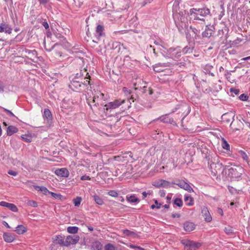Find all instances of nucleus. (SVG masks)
<instances>
[{"instance_id":"nucleus-1","label":"nucleus","mask_w":250,"mask_h":250,"mask_svg":"<svg viewBox=\"0 0 250 250\" xmlns=\"http://www.w3.org/2000/svg\"><path fill=\"white\" fill-rule=\"evenodd\" d=\"M174 21L180 31L186 29L188 26V14L185 11L173 13Z\"/></svg>"},{"instance_id":"nucleus-2","label":"nucleus","mask_w":250,"mask_h":250,"mask_svg":"<svg viewBox=\"0 0 250 250\" xmlns=\"http://www.w3.org/2000/svg\"><path fill=\"white\" fill-rule=\"evenodd\" d=\"M92 94L93 97L86 96L88 104L90 106L92 105L97 106L104 104L106 98L103 93L100 91L94 90Z\"/></svg>"},{"instance_id":"nucleus-3","label":"nucleus","mask_w":250,"mask_h":250,"mask_svg":"<svg viewBox=\"0 0 250 250\" xmlns=\"http://www.w3.org/2000/svg\"><path fill=\"white\" fill-rule=\"evenodd\" d=\"M209 13V10L207 8L201 9L192 8L190 10V14L191 18L196 20L204 21L203 18Z\"/></svg>"},{"instance_id":"nucleus-4","label":"nucleus","mask_w":250,"mask_h":250,"mask_svg":"<svg viewBox=\"0 0 250 250\" xmlns=\"http://www.w3.org/2000/svg\"><path fill=\"white\" fill-rule=\"evenodd\" d=\"M208 164L213 175L215 176L218 172L221 171L222 164L219 162L218 157L215 156L211 158L210 160H208Z\"/></svg>"},{"instance_id":"nucleus-5","label":"nucleus","mask_w":250,"mask_h":250,"mask_svg":"<svg viewBox=\"0 0 250 250\" xmlns=\"http://www.w3.org/2000/svg\"><path fill=\"white\" fill-rule=\"evenodd\" d=\"M244 172V169L242 167L234 165L229 169L228 175L232 178L238 180Z\"/></svg>"},{"instance_id":"nucleus-6","label":"nucleus","mask_w":250,"mask_h":250,"mask_svg":"<svg viewBox=\"0 0 250 250\" xmlns=\"http://www.w3.org/2000/svg\"><path fill=\"white\" fill-rule=\"evenodd\" d=\"M124 100H116L113 102L108 103V104L104 105V110L108 111L109 110H112L116 109L119 107L122 104L125 103Z\"/></svg>"},{"instance_id":"nucleus-7","label":"nucleus","mask_w":250,"mask_h":250,"mask_svg":"<svg viewBox=\"0 0 250 250\" xmlns=\"http://www.w3.org/2000/svg\"><path fill=\"white\" fill-rule=\"evenodd\" d=\"M181 242L187 249L191 250H195L200 246L199 243L188 240H183Z\"/></svg>"},{"instance_id":"nucleus-8","label":"nucleus","mask_w":250,"mask_h":250,"mask_svg":"<svg viewBox=\"0 0 250 250\" xmlns=\"http://www.w3.org/2000/svg\"><path fill=\"white\" fill-rule=\"evenodd\" d=\"M69 86L74 91H80L83 88V84H82V82L78 80L77 79H73Z\"/></svg>"},{"instance_id":"nucleus-9","label":"nucleus","mask_w":250,"mask_h":250,"mask_svg":"<svg viewBox=\"0 0 250 250\" xmlns=\"http://www.w3.org/2000/svg\"><path fill=\"white\" fill-rule=\"evenodd\" d=\"M44 48L46 49V50L50 51L54 47H57L58 48L59 50H56L55 53V57H60L62 56V52L61 51V49H62V47L61 45H60L57 44H55L53 45L51 47H48L46 44V40H44Z\"/></svg>"},{"instance_id":"nucleus-10","label":"nucleus","mask_w":250,"mask_h":250,"mask_svg":"<svg viewBox=\"0 0 250 250\" xmlns=\"http://www.w3.org/2000/svg\"><path fill=\"white\" fill-rule=\"evenodd\" d=\"M178 186L180 188L188 191L189 192H193L194 190L189 184L184 181H179L178 183H174Z\"/></svg>"},{"instance_id":"nucleus-11","label":"nucleus","mask_w":250,"mask_h":250,"mask_svg":"<svg viewBox=\"0 0 250 250\" xmlns=\"http://www.w3.org/2000/svg\"><path fill=\"white\" fill-rule=\"evenodd\" d=\"M79 240V236L78 235H69L65 239V246L77 243Z\"/></svg>"},{"instance_id":"nucleus-12","label":"nucleus","mask_w":250,"mask_h":250,"mask_svg":"<svg viewBox=\"0 0 250 250\" xmlns=\"http://www.w3.org/2000/svg\"><path fill=\"white\" fill-rule=\"evenodd\" d=\"M214 27L213 25H208L206 26L205 30L202 33L203 37L209 38L214 32Z\"/></svg>"},{"instance_id":"nucleus-13","label":"nucleus","mask_w":250,"mask_h":250,"mask_svg":"<svg viewBox=\"0 0 250 250\" xmlns=\"http://www.w3.org/2000/svg\"><path fill=\"white\" fill-rule=\"evenodd\" d=\"M201 213L206 222H210L211 221L212 217L206 207H203L202 208Z\"/></svg>"},{"instance_id":"nucleus-14","label":"nucleus","mask_w":250,"mask_h":250,"mask_svg":"<svg viewBox=\"0 0 250 250\" xmlns=\"http://www.w3.org/2000/svg\"><path fill=\"white\" fill-rule=\"evenodd\" d=\"M153 185L156 187H164V188H167L169 187L170 183L169 182L162 180L159 179L154 181L153 183Z\"/></svg>"},{"instance_id":"nucleus-15","label":"nucleus","mask_w":250,"mask_h":250,"mask_svg":"<svg viewBox=\"0 0 250 250\" xmlns=\"http://www.w3.org/2000/svg\"><path fill=\"white\" fill-rule=\"evenodd\" d=\"M55 173L59 176L65 178L68 177L69 175V172L66 168L57 169L55 171Z\"/></svg>"},{"instance_id":"nucleus-16","label":"nucleus","mask_w":250,"mask_h":250,"mask_svg":"<svg viewBox=\"0 0 250 250\" xmlns=\"http://www.w3.org/2000/svg\"><path fill=\"white\" fill-rule=\"evenodd\" d=\"M168 52L173 58H178L181 56V49L179 47L176 48H170L168 50Z\"/></svg>"},{"instance_id":"nucleus-17","label":"nucleus","mask_w":250,"mask_h":250,"mask_svg":"<svg viewBox=\"0 0 250 250\" xmlns=\"http://www.w3.org/2000/svg\"><path fill=\"white\" fill-rule=\"evenodd\" d=\"M167 66L166 63H159L153 66V69L156 72H161L164 71Z\"/></svg>"},{"instance_id":"nucleus-18","label":"nucleus","mask_w":250,"mask_h":250,"mask_svg":"<svg viewBox=\"0 0 250 250\" xmlns=\"http://www.w3.org/2000/svg\"><path fill=\"white\" fill-rule=\"evenodd\" d=\"M12 30V28L8 24L4 23H1L0 24V32H4L6 33L11 34Z\"/></svg>"},{"instance_id":"nucleus-19","label":"nucleus","mask_w":250,"mask_h":250,"mask_svg":"<svg viewBox=\"0 0 250 250\" xmlns=\"http://www.w3.org/2000/svg\"><path fill=\"white\" fill-rule=\"evenodd\" d=\"M3 238L5 242L11 243L15 239V235L10 233H4Z\"/></svg>"},{"instance_id":"nucleus-20","label":"nucleus","mask_w":250,"mask_h":250,"mask_svg":"<svg viewBox=\"0 0 250 250\" xmlns=\"http://www.w3.org/2000/svg\"><path fill=\"white\" fill-rule=\"evenodd\" d=\"M195 228V225L190 222H186L184 224V229L186 231L190 232L193 230Z\"/></svg>"},{"instance_id":"nucleus-21","label":"nucleus","mask_w":250,"mask_h":250,"mask_svg":"<svg viewBox=\"0 0 250 250\" xmlns=\"http://www.w3.org/2000/svg\"><path fill=\"white\" fill-rule=\"evenodd\" d=\"M237 154L239 156L241 157L244 161H245L248 164H249L250 158L246 151L242 150H239L238 151Z\"/></svg>"},{"instance_id":"nucleus-22","label":"nucleus","mask_w":250,"mask_h":250,"mask_svg":"<svg viewBox=\"0 0 250 250\" xmlns=\"http://www.w3.org/2000/svg\"><path fill=\"white\" fill-rule=\"evenodd\" d=\"M43 117L44 120L47 122H50L52 119V115L51 111L48 109H44L43 111Z\"/></svg>"},{"instance_id":"nucleus-23","label":"nucleus","mask_w":250,"mask_h":250,"mask_svg":"<svg viewBox=\"0 0 250 250\" xmlns=\"http://www.w3.org/2000/svg\"><path fill=\"white\" fill-rule=\"evenodd\" d=\"M184 201L188 206H192L194 204L193 198L189 194H186L185 195Z\"/></svg>"},{"instance_id":"nucleus-24","label":"nucleus","mask_w":250,"mask_h":250,"mask_svg":"<svg viewBox=\"0 0 250 250\" xmlns=\"http://www.w3.org/2000/svg\"><path fill=\"white\" fill-rule=\"evenodd\" d=\"M27 230L26 227L23 225H19L16 228L15 231L19 234H22Z\"/></svg>"},{"instance_id":"nucleus-25","label":"nucleus","mask_w":250,"mask_h":250,"mask_svg":"<svg viewBox=\"0 0 250 250\" xmlns=\"http://www.w3.org/2000/svg\"><path fill=\"white\" fill-rule=\"evenodd\" d=\"M18 128L14 126H9L7 129V134L8 136H11L14 133L18 132Z\"/></svg>"},{"instance_id":"nucleus-26","label":"nucleus","mask_w":250,"mask_h":250,"mask_svg":"<svg viewBox=\"0 0 250 250\" xmlns=\"http://www.w3.org/2000/svg\"><path fill=\"white\" fill-rule=\"evenodd\" d=\"M34 188L36 190L40 191L44 195H46L50 193V191L45 187L36 186Z\"/></svg>"},{"instance_id":"nucleus-27","label":"nucleus","mask_w":250,"mask_h":250,"mask_svg":"<svg viewBox=\"0 0 250 250\" xmlns=\"http://www.w3.org/2000/svg\"><path fill=\"white\" fill-rule=\"evenodd\" d=\"M93 199L95 203L99 205H102L104 204L103 199L97 194H94L93 196Z\"/></svg>"},{"instance_id":"nucleus-28","label":"nucleus","mask_w":250,"mask_h":250,"mask_svg":"<svg viewBox=\"0 0 250 250\" xmlns=\"http://www.w3.org/2000/svg\"><path fill=\"white\" fill-rule=\"evenodd\" d=\"M54 241L56 243H58L60 245H65V241L64 242L62 237L60 235H56L55 236Z\"/></svg>"},{"instance_id":"nucleus-29","label":"nucleus","mask_w":250,"mask_h":250,"mask_svg":"<svg viewBox=\"0 0 250 250\" xmlns=\"http://www.w3.org/2000/svg\"><path fill=\"white\" fill-rule=\"evenodd\" d=\"M181 2V0H175L174 2L173 7H172V11L173 13L178 12V10L179 8V4Z\"/></svg>"},{"instance_id":"nucleus-30","label":"nucleus","mask_w":250,"mask_h":250,"mask_svg":"<svg viewBox=\"0 0 250 250\" xmlns=\"http://www.w3.org/2000/svg\"><path fill=\"white\" fill-rule=\"evenodd\" d=\"M103 27L100 25L97 26L96 30V36L98 38H100L103 35Z\"/></svg>"},{"instance_id":"nucleus-31","label":"nucleus","mask_w":250,"mask_h":250,"mask_svg":"<svg viewBox=\"0 0 250 250\" xmlns=\"http://www.w3.org/2000/svg\"><path fill=\"white\" fill-rule=\"evenodd\" d=\"M79 228L77 227H68L67 228V232L71 234H76L78 232Z\"/></svg>"},{"instance_id":"nucleus-32","label":"nucleus","mask_w":250,"mask_h":250,"mask_svg":"<svg viewBox=\"0 0 250 250\" xmlns=\"http://www.w3.org/2000/svg\"><path fill=\"white\" fill-rule=\"evenodd\" d=\"M21 138L27 143H30L32 141V136L31 134L22 135L21 136Z\"/></svg>"},{"instance_id":"nucleus-33","label":"nucleus","mask_w":250,"mask_h":250,"mask_svg":"<svg viewBox=\"0 0 250 250\" xmlns=\"http://www.w3.org/2000/svg\"><path fill=\"white\" fill-rule=\"evenodd\" d=\"M222 147L227 150H229L230 149L229 145L228 144L227 141L224 138H222Z\"/></svg>"},{"instance_id":"nucleus-34","label":"nucleus","mask_w":250,"mask_h":250,"mask_svg":"<svg viewBox=\"0 0 250 250\" xmlns=\"http://www.w3.org/2000/svg\"><path fill=\"white\" fill-rule=\"evenodd\" d=\"M161 121L166 123H171L173 122V120L168 118L167 116H162L160 117Z\"/></svg>"},{"instance_id":"nucleus-35","label":"nucleus","mask_w":250,"mask_h":250,"mask_svg":"<svg viewBox=\"0 0 250 250\" xmlns=\"http://www.w3.org/2000/svg\"><path fill=\"white\" fill-rule=\"evenodd\" d=\"M127 200L131 203H136L139 202V199L134 195H132L127 197Z\"/></svg>"},{"instance_id":"nucleus-36","label":"nucleus","mask_w":250,"mask_h":250,"mask_svg":"<svg viewBox=\"0 0 250 250\" xmlns=\"http://www.w3.org/2000/svg\"><path fill=\"white\" fill-rule=\"evenodd\" d=\"M7 208L13 212H17L18 209L16 205L12 203H9L7 206Z\"/></svg>"},{"instance_id":"nucleus-37","label":"nucleus","mask_w":250,"mask_h":250,"mask_svg":"<svg viewBox=\"0 0 250 250\" xmlns=\"http://www.w3.org/2000/svg\"><path fill=\"white\" fill-rule=\"evenodd\" d=\"M82 198L80 197H77L73 199V203L75 207H79L81 204Z\"/></svg>"},{"instance_id":"nucleus-38","label":"nucleus","mask_w":250,"mask_h":250,"mask_svg":"<svg viewBox=\"0 0 250 250\" xmlns=\"http://www.w3.org/2000/svg\"><path fill=\"white\" fill-rule=\"evenodd\" d=\"M174 203L175 205H176L177 206L179 207H181L183 205V201L180 198L175 199L174 201Z\"/></svg>"},{"instance_id":"nucleus-39","label":"nucleus","mask_w":250,"mask_h":250,"mask_svg":"<svg viewBox=\"0 0 250 250\" xmlns=\"http://www.w3.org/2000/svg\"><path fill=\"white\" fill-rule=\"evenodd\" d=\"M51 196L56 199H61L62 196L60 194L55 193L52 192L50 191V193Z\"/></svg>"},{"instance_id":"nucleus-40","label":"nucleus","mask_w":250,"mask_h":250,"mask_svg":"<svg viewBox=\"0 0 250 250\" xmlns=\"http://www.w3.org/2000/svg\"><path fill=\"white\" fill-rule=\"evenodd\" d=\"M231 114L225 113L222 115V118L223 120H226L227 122H229L230 120L229 118L231 117Z\"/></svg>"},{"instance_id":"nucleus-41","label":"nucleus","mask_w":250,"mask_h":250,"mask_svg":"<svg viewBox=\"0 0 250 250\" xmlns=\"http://www.w3.org/2000/svg\"><path fill=\"white\" fill-rule=\"evenodd\" d=\"M123 234L125 236H131L134 235V232L128 229H125L123 231Z\"/></svg>"},{"instance_id":"nucleus-42","label":"nucleus","mask_w":250,"mask_h":250,"mask_svg":"<svg viewBox=\"0 0 250 250\" xmlns=\"http://www.w3.org/2000/svg\"><path fill=\"white\" fill-rule=\"evenodd\" d=\"M107 194L109 196L113 197H117V196L118 195V194L117 192V191H116L115 190H111L109 191L108 192Z\"/></svg>"},{"instance_id":"nucleus-43","label":"nucleus","mask_w":250,"mask_h":250,"mask_svg":"<svg viewBox=\"0 0 250 250\" xmlns=\"http://www.w3.org/2000/svg\"><path fill=\"white\" fill-rule=\"evenodd\" d=\"M93 247L95 249L96 248V249L95 250H100L102 249V245L99 242H95L93 245Z\"/></svg>"},{"instance_id":"nucleus-44","label":"nucleus","mask_w":250,"mask_h":250,"mask_svg":"<svg viewBox=\"0 0 250 250\" xmlns=\"http://www.w3.org/2000/svg\"><path fill=\"white\" fill-rule=\"evenodd\" d=\"M249 97L244 94L240 95L239 97V99L242 101H246L248 100Z\"/></svg>"},{"instance_id":"nucleus-45","label":"nucleus","mask_w":250,"mask_h":250,"mask_svg":"<svg viewBox=\"0 0 250 250\" xmlns=\"http://www.w3.org/2000/svg\"><path fill=\"white\" fill-rule=\"evenodd\" d=\"M105 250H115V247L110 244H108L105 246Z\"/></svg>"},{"instance_id":"nucleus-46","label":"nucleus","mask_w":250,"mask_h":250,"mask_svg":"<svg viewBox=\"0 0 250 250\" xmlns=\"http://www.w3.org/2000/svg\"><path fill=\"white\" fill-rule=\"evenodd\" d=\"M192 52V48H191L190 47H188V46H186L183 49V52L184 53V54H186V53H189V52Z\"/></svg>"},{"instance_id":"nucleus-47","label":"nucleus","mask_w":250,"mask_h":250,"mask_svg":"<svg viewBox=\"0 0 250 250\" xmlns=\"http://www.w3.org/2000/svg\"><path fill=\"white\" fill-rule=\"evenodd\" d=\"M28 205L33 207H36L38 206L37 203L36 202L32 200L29 201L28 202Z\"/></svg>"},{"instance_id":"nucleus-48","label":"nucleus","mask_w":250,"mask_h":250,"mask_svg":"<svg viewBox=\"0 0 250 250\" xmlns=\"http://www.w3.org/2000/svg\"><path fill=\"white\" fill-rule=\"evenodd\" d=\"M152 193V191H148L147 192L146 191H144L142 193V195H143V199H145V198H146L147 197V195H151Z\"/></svg>"},{"instance_id":"nucleus-49","label":"nucleus","mask_w":250,"mask_h":250,"mask_svg":"<svg viewBox=\"0 0 250 250\" xmlns=\"http://www.w3.org/2000/svg\"><path fill=\"white\" fill-rule=\"evenodd\" d=\"M123 91L124 92V93H125V95H128L129 94H130V90H128L127 88L126 87H124L123 88Z\"/></svg>"},{"instance_id":"nucleus-50","label":"nucleus","mask_w":250,"mask_h":250,"mask_svg":"<svg viewBox=\"0 0 250 250\" xmlns=\"http://www.w3.org/2000/svg\"><path fill=\"white\" fill-rule=\"evenodd\" d=\"M81 179L83 181L89 180H90V178L89 176L83 175L81 177Z\"/></svg>"},{"instance_id":"nucleus-51","label":"nucleus","mask_w":250,"mask_h":250,"mask_svg":"<svg viewBox=\"0 0 250 250\" xmlns=\"http://www.w3.org/2000/svg\"><path fill=\"white\" fill-rule=\"evenodd\" d=\"M8 173L11 175L13 176H17L18 173L16 171H13V170H9L8 172Z\"/></svg>"},{"instance_id":"nucleus-52","label":"nucleus","mask_w":250,"mask_h":250,"mask_svg":"<svg viewBox=\"0 0 250 250\" xmlns=\"http://www.w3.org/2000/svg\"><path fill=\"white\" fill-rule=\"evenodd\" d=\"M8 204H9V203H7V202H4V201H1V202H0V206H2V207H6V208H7Z\"/></svg>"},{"instance_id":"nucleus-53","label":"nucleus","mask_w":250,"mask_h":250,"mask_svg":"<svg viewBox=\"0 0 250 250\" xmlns=\"http://www.w3.org/2000/svg\"><path fill=\"white\" fill-rule=\"evenodd\" d=\"M191 28L192 29V32L195 34V36L199 34V31L195 28H192L191 27Z\"/></svg>"},{"instance_id":"nucleus-54","label":"nucleus","mask_w":250,"mask_h":250,"mask_svg":"<svg viewBox=\"0 0 250 250\" xmlns=\"http://www.w3.org/2000/svg\"><path fill=\"white\" fill-rule=\"evenodd\" d=\"M4 111H5L8 114H9L10 116L12 117H15V115L9 110H8L5 108H3Z\"/></svg>"},{"instance_id":"nucleus-55","label":"nucleus","mask_w":250,"mask_h":250,"mask_svg":"<svg viewBox=\"0 0 250 250\" xmlns=\"http://www.w3.org/2000/svg\"><path fill=\"white\" fill-rule=\"evenodd\" d=\"M89 84H90V81L87 80H86L85 81H84L83 83L82 82V84H83V88L85 86H87V85H88Z\"/></svg>"},{"instance_id":"nucleus-56","label":"nucleus","mask_w":250,"mask_h":250,"mask_svg":"<svg viewBox=\"0 0 250 250\" xmlns=\"http://www.w3.org/2000/svg\"><path fill=\"white\" fill-rule=\"evenodd\" d=\"M159 195L161 197H164L166 195V192L164 190H160L159 191Z\"/></svg>"},{"instance_id":"nucleus-57","label":"nucleus","mask_w":250,"mask_h":250,"mask_svg":"<svg viewBox=\"0 0 250 250\" xmlns=\"http://www.w3.org/2000/svg\"><path fill=\"white\" fill-rule=\"evenodd\" d=\"M40 4H45L48 2V0H38Z\"/></svg>"},{"instance_id":"nucleus-58","label":"nucleus","mask_w":250,"mask_h":250,"mask_svg":"<svg viewBox=\"0 0 250 250\" xmlns=\"http://www.w3.org/2000/svg\"><path fill=\"white\" fill-rule=\"evenodd\" d=\"M161 204H159V206L158 205L157 206H156L155 205H152L151 206V208L152 209H154L155 208H161Z\"/></svg>"},{"instance_id":"nucleus-59","label":"nucleus","mask_w":250,"mask_h":250,"mask_svg":"<svg viewBox=\"0 0 250 250\" xmlns=\"http://www.w3.org/2000/svg\"><path fill=\"white\" fill-rule=\"evenodd\" d=\"M171 216L173 218H179L180 217V214L178 213H173Z\"/></svg>"},{"instance_id":"nucleus-60","label":"nucleus","mask_w":250,"mask_h":250,"mask_svg":"<svg viewBox=\"0 0 250 250\" xmlns=\"http://www.w3.org/2000/svg\"><path fill=\"white\" fill-rule=\"evenodd\" d=\"M42 25L45 29H47L49 28V25L47 22H43Z\"/></svg>"},{"instance_id":"nucleus-61","label":"nucleus","mask_w":250,"mask_h":250,"mask_svg":"<svg viewBox=\"0 0 250 250\" xmlns=\"http://www.w3.org/2000/svg\"><path fill=\"white\" fill-rule=\"evenodd\" d=\"M2 223L7 228H10V226H9L8 224L6 222L3 221Z\"/></svg>"},{"instance_id":"nucleus-62","label":"nucleus","mask_w":250,"mask_h":250,"mask_svg":"<svg viewBox=\"0 0 250 250\" xmlns=\"http://www.w3.org/2000/svg\"><path fill=\"white\" fill-rule=\"evenodd\" d=\"M250 60V56H249V57H245V58H243L241 59V60L242 61H247V60Z\"/></svg>"},{"instance_id":"nucleus-63","label":"nucleus","mask_w":250,"mask_h":250,"mask_svg":"<svg viewBox=\"0 0 250 250\" xmlns=\"http://www.w3.org/2000/svg\"><path fill=\"white\" fill-rule=\"evenodd\" d=\"M130 247L132 248H137V249H140V250H143V249L139 247H136V246H132V245L130 246Z\"/></svg>"},{"instance_id":"nucleus-64","label":"nucleus","mask_w":250,"mask_h":250,"mask_svg":"<svg viewBox=\"0 0 250 250\" xmlns=\"http://www.w3.org/2000/svg\"><path fill=\"white\" fill-rule=\"evenodd\" d=\"M231 91H233L236 95L238 94V90L237 89H234L233 90H231Z\"/></svg>"}]
</instances>
